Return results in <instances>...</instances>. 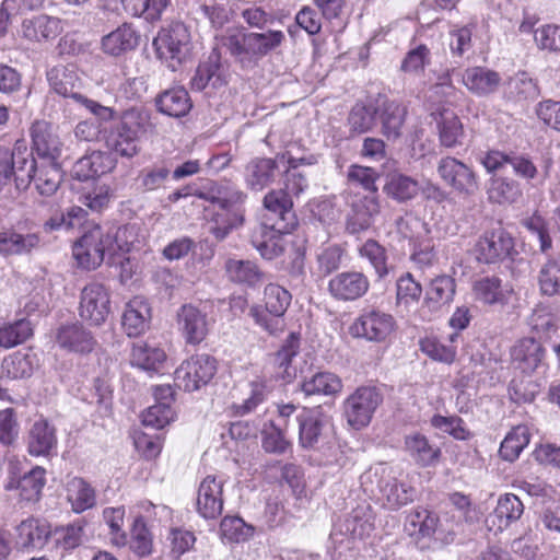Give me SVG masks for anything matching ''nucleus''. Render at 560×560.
I'll list each match as a JSON object with an SVG mask.
<instances>
[{
	"label": "nucleus",
	"instance_id": "obj_14",
	"mask_svg": "<svg viewBox=\"0 0 560 560\" xmlns=\"http://www.w3.org/2000/svg\"><path fill=\"white\" fill-rule=\"evenodd\" d=\"M80 316L91 325L103 324L110 312V299L107 289L97 282L85 285L81 292Z\"/></svg>",
	"mask_w": 560,
	"mask_h": 560
},
{
	"label": "nucleus",
	"instance_id": "obj_29",
	"mask_svg": "<svg viewBox=\"0 0 560 560\" xmlns=\"http://www.w3.org/2000/svg\"><path fill=\"white\" fill-rule=\"evenodd\" d=\"M150 318L149 303L143 298L136 296L126 305L122 314V327L129 337H137L147 330Z\"/></svg>",
	"mask_w": 560,
	"mask_h": 560
},
{
	"label": "nucleus",
	"instance_id": "obj_15",
	"mask_svg": "<svg viewBox=\"0 0 560 560\" xmlns=\"http://www.w3.org/2000/svg\"><path fill=\"white\" fill-rule=\"evenodd\" d=\"M32 149L42 162H57L61 155L62 142L52 124L36 120L30 128Z\"/></svg>",
	"mask_w": 560,
	"mask_h": 560
},
{
	"label": "nucleus",
	"instance_id": "obj_31",
	"mask_svg": "<svg viewBox=\"0 0 560 560\" xmlns=\"http://www.w3.org/2000/svg\"><path fill=\"white\" fill-rule=\"evenodd\" d=\"M405 450L410 458L421 467L435 466L441 457V450L430 443L427 436L420 433L409 434L405 438Z\"/></svg>",
	"mask_w": 560,
	"mask_h": 560
},
{
	"label": "nucleus",
	"instance_id": "obj_36",
	"mask_svg": "<svg viewBox=\"0 0 560 560\" xmlns=\"http://www.w3.org/2000/svg\"><path fill=\"white\" fill-rule=\"evenodd\" d=\"M378 108L383 135L388 139H398L405 122L407 109L395 101H383Z\"/></svg>",
	"mask_w": 560,
	"mask_h": 560
},
{
	"label": "nucleus",
	"instance_id": "obj_19",
	"mask_svg": "<svg viewBox=\"0 0 560 560\" xmlns=\"http://www.w3.org/2000/svg\"><path fill=\"white\" fill-rule=\"evenodd\" d=\"M511 359L516 369L532 374L546 368V349L533 337L518 340L511 349Z\"/></svg>",
	"mask_w": 560,
	"mask_h": 560
},
{
	"label": "nucleus",
	"instance_id": "obj_48",
	"mask_svg": "<svg viewBox=\"0 0 560 560\" xmlns=\"http://www.w3.org/2000/svg\"><path fill=\"white\" fill-rule=\"evenodd\" d=\"M166 360L163 349L148 343H135L131 352V363L148 372H159Z\"/></svg>",
	"mask_w": 560,
	"mask_h": 560
},
{
	"label": "nucleus",
	"instance_id": "obj_10",
	"mask_svg": "<svg viewBox=\"0 0 560 560\" xmlns=\"http://www.w3.org/2000/svg\"><path fill=\"white\" fill-rule=\"evenodd\" d=\"M436 170L441 179L458 195L468 197L478 190L479 185L475 172L456 158H442Z\"/></svg>",
	"mask_w": 560,
	"mask_h": 560
},
{
	"label": "nucleus",
	"instance_id": "obj_44",
	"mask_svg": "<svg viewBox=\"0 0 560 560\" xmlns=\"http://www.w3.org/2000/svg\"><path fill=\"white\" fill-rule=\"evenodd\" d=\"M419 189V183L415 178L401 173L388 174L383 187L386 196L398 202L413 199L418 195Z\"/></svg>",
	"mask_w": 560,
	"mask_h": 560
},
{
	"label": "nucleus",
	"instance_id": "obj_26",
	"mask_svg": "<svg viewBox=\"0 0 560 560\" xmlns=\"http://www.w3.org/2000/svg\"><path fill=\"white\" fill-rule=\"evenodd\" d=\"M222 210L217 212L208 223V232L217 241H223L232 230L240 228L244 222V210L241 206L233 207L231 201H221Z\"/></svg>",
	"mask_w": 560,
	"mask_h": 560
},
{
	"label": "nucleus",
	"instance_id": "obj_22",
	"mask_svg": "<svg viewBox=\"0 0 560 560\" xmlns=\"http://www.w3.org/2000/svg\"><path fill=\"white\" fill-rule=\"evenodd\" d=\"M436 122L439 140L442 147L454 149L462 147L466 139V132L459 117L450 108H441L432 113Z\"/></svg>",
	"mask_w": 560,
	"mask_h": 560
},
{
	"label": "nucleus",
	"instance_id": "obj_35",
	"mask_svg": "<svg viewBox=\"0 0 560 560\" xmlns=\"http://www.w3.org/2000/svg\"><path fill=\"white\" fill-rule=\"evenodd\" d=\"M300 350V335L291 332L284 340L281 348L275 354L276 375L282 381L289 383L295 375L296 370L292 366V360Z\"/></svg>",
	"mask_w": 560,
	"mask_h": 560
},
{
	"label": "nucleus",
	"instance_id": "obj_16",
	"mask_svg": "<svg viewBox=\"0 0 560 560\" xmlns=\"http://www.w3.org/2000/svg\"><path fill=\"white\" fill-rule=\"evenodd\" d=\"M370 288L369 278L360 271H343L334 276L328 282L330 295L342 302L362 298Z\"/></svg>",
	"mask_w": 560,
	"mask_h": 560
},
{
	"label": "nucleus",
	"instance_id": "obj_33",
	"mask_svg": "<svg viewBox=\"0 0 560 560\" xmlns=\"http://www.w3.org/2000/svg\"><path fill=\"white\" fill-rule=\"evenodd\" d=\"M138 45L139 35L128 23H124L102 38V48L110 56H119L135 49Z\"/></svg>",
	"mask_w": 560,
	"mask_h": 560
},
{
	"label": "nucleus",
	"instance_id": "obj_47",
	"mask_svg": "<svg viewBox=\"0 0 560 560\" xmlns=\"http://www.w3.org/2000/svg\"><path fill=\"white\" fill-rule=\"evenodd\" d=\"M264 207L273 214L275 222L290 223V228L295 225V217L292 212V198L288 196L285 190L272 189L264 197Z\"/></svg>",
	"mask_w": 560,
	"mask_h": 560
},
{
	"label": "nucleus",
	"instance_id": "obj_51",
	"mask_svg": "<svg viewBox=\"0 0 560 560\" xmlns=\"http://www.w3.org/2000/svg\"><path fill=\"white\" fill-rule=\"evenodd\" d=\"M529 443L527 427L517 425L502 441L499 453L502 459L514 462Z\"/></svg>",
	"mask_w": 560,
	"mask_h": 560
},
{
	"label": "nucleus",
	"instance_id": "obj_1",
	"mask_svg": "<svg viewBox=\"0 0 560 560\" xmlns=\"http://www.w3.org/2000/svg\"><path fill=\"white\" fill-rule=\"evenodd\" d=\"M283 39L284 34L281 31L266 33L229 31L221 37V44L242 68H252L269 51L277 48Z\"/></svg>",
	"mask_w": 560,
	"mask_h": 560
},
{
	"label": "nucleus",
	"instance_id": "obj_62",
	"mask_svg": "<svg viewBox=\"0 0 560 560\" xmlns=\"http://www.w3.org/2000/svg\"><path fill=\"white\" fill-rule=\"evenodd\" d=\"M170 2L171 0H126V8L132 15L154 22L161 19Z\"/></svg>",
	"mask_w": 560,
	"mask_h": 560
},
{
	"label": "nucleus",
	"instance_id": "obj_63",
	"mask_svg": "<svg viewBox=\"0 0 560 560\" xmlns=\"http://www.w3.org/2000/svg\"><path fill=\"white\" fill-rule=\"evenodd\" d=\"M195 13L198 19H205L214 30H221L226 25L231 15L224 4L214 1L199 3Z\"/></svg>",
	"mask_w": 560,
	"mask_h": 560
},
{
	"label": "nucleus",
	"instance_id": "obj_52",
	"mask_svg": "<svg viewBox=\"0 0 560 560\" xmlns=\"http://www.w3.org/2000/svg\"><path fill=\"white\" fill-rule=\"evenodd\" d=\"M378 108L373 104L357 103L348 116V125L353 133H364L370 131L376 121Z\"/></svg>",
	"mask_w": 560,
	"mask_h": 560
},
{
	"label": "nucleus",
	"instance_id": "obj_23",
	"mask_svg": "<svg viewBox=\"0 0 560 560\" xmlns=\"http://www.w3.org/2000/svg\"><path fill=\"white\" fill-rule=\"evenodd\" d=\"M299 421V442L303 448L315 447L322 436L323 430L328 422V418L323 413L319 407L307 409L298 416Z\"/></svg>",
	"mask_w": 560,
	"mask_h": 560
},
{
	"label": "nucleus",
	"instance_id": "obj_46",
	"mask_svg": "<svg viewBox=\"0 0 560 560\" xmlns=\"http://www.w3.org/2000/svg\"><path fill=\"white\" fill-rule=\"evenodd\" d=\"M117 126L139 143L152 127L150 113L140 107L129 108L121 114Z\"/></svg>",
	"mask_w": 560,
	"mask_h": 560
},
{
	"label": "nucleus",
	"instance_id": "obj_11",
	"mask_svg": "<svg viewBox=\"0 0 560 560\" xmlns=\"http://www.w3.org/2000/svg\"><path fill=\"white\" fill-rule=\"evenodd\" d=\"M62 31L59 18L40 13L23 18L18 32L25 42L43 46L52 43Z\"/></svg>",
	"mask_w": 560,
	"mask_h": 560
},
{
	"label": "nucleus",
	"instance_id": "obj_54",
	"mask_svg": "<svg viewBox=\"0 0 560 560\" xmlns=\"http://www.w3.org/2000/svg\"><path fill=\"white\" fill-rule=\"evenodd\" d=\"M395 225L399 236L408 240L412 245L430 234L428 224L412 213H406L398 218Z\"/></svg>",
	"mask_w": 560,
	"mask_h": 560
},
{
	"label": "nucleus",
	"instance_id": "obj_45",
	"mask_svg": "<svg viewBox=\"0 0 560 560\" xmlns=\"http://www.w3.org/2000/svg\"><path fill=\"white\" fill-rule=\"evenodd\" d=\"M300 388L305 396H334L341 392L342 382L334 373L318 372L311 377H305L301 383Z\"/></svg>",
	"mask_w": 560,
	"mask_h": 560
},
{
	"label": "nucleus",
	"instance_id": "obj_8",
	"mask_svg": "<svg viewBox=\"0 0 560 560\" xmlns=\"http://www.w3.org/2000/svg\"><path fill=\"white\" fill-rule=\"evenodd\" d=\"M217 372L213 357L201 353L184 361L175 371V384L186 392H195L206 386Z\"/></svg>",
	"mask_w": 560,
	"mask_h": 560
},
{
	"label": "nucleus",
	"instance_id": "obj_13",
	"mask_svg": "<svg viewBox=\"0 0 560 560\" xmlns=\"http://www.w3.org/2000/svg\"><path fill=\"white\" fill-rule=\"evenodd\" d=\"M292 230L287 222H264L253 230L250 242L262 258L271 260L283 253V235Z\"/></svg>",
	"mask_w": 560,
	"mask_h": 560
},
{
	"label": "nucleus",
	"instance_id": "obj_2",
	"mask_svg": "<svg viewBox=\"0 0 560 560\" xmlns=\"http://www.w3.org/2000/svg\"><path fill=\"white\" fill-rule=\"evenodd\" d=\"M47 80L55 93L74 100L100 120L108 121L114 118L115 112L112 107L103 106L80 93L82 81L74 65L60 63L52 67L47 72Z\"/></svg>",
	"mask_w": 560,
	"mask_h": 560
},
{
	"label": "nucleus",
	"instance_id": "obj_56",
	"mask_svg": "<svg viewBox=\"0 0 560 560\" xmlns=\"http://www.w3.org/2000/svg\"><path fill=\"white\" fill-rule=\"evenodd\" d=\"M506 94L510 98L520 102L535 100L539 91L536 82L527 73L521 72L509 79Z\"/></svg>",
	"mask_w": 560,
	"mask_h": 560
},
{
	"label": "nucleus",
	"instance_id": "obj_50",
	"mask_svg": "<svg viewBox=\"0 0 560 560\" xmlns=\"http://www.w3.org/2000/svg\"><path fill=\"white\" fill-rule=\"evenodd\" d=\"M33 335L28 320L19 319L0 325V348L10 349L25 342Z\"/></svg>",
	"mask_w": 560,
	"mask_h": 560
},
{
	"label": "nucleus",
	"instance_id": "obj_60",
	"mask_svg": "<svg viewBox=\"0 0 560 560\" xmlns=\"http://www.w3.org/2000/svg\"><path fill=\"white\" fill-rule=\"evenodd\" d=\"M524 513V505L522 501L512 493L502 495L494 510L495 516L500 521V527L509 526L521 518Z\"/></svg>",
	"mask_w": 560,
	"mask_h": 560
},
{
	"label": "nucleus",
	"instance_id": "obj_21",
	"mask_svg": "<svg viewBox=\"0 0 560 560\" xmlns=\"http://www.w3.org/2000/svg\"><path fill=\"white\" fill-rule=\"evenodd\" d=\"M380 213V202L376 195L355 196L350 202L346 229L355 234L368 230L375 215Z\"/></svg>",
	"mask_w": 560,
	"mask_h": 560
},
{
	"label": "nucleus",
	"instance_id": "obj_9",
	"mask_svg": "<svg viewBox=\"0 0 560 560\" xmlns=\"http://www.w3.org/2000/svg\"><path fill=\"white\" fill-rule=\"evenodd\" d=\"M396 322L390 314L380 310L363 312L350 326V334L368 341L383 342L395 330Z\"/></svg>",
	"mask_w": 560,
	"mask_h": 560
},
{
	"label": "nucleus",
	"instance_id": "obj_4",
	"mask_svg": "<svg viewBox=\"0 0 560 560\" xmlns=\"http://www.w3.org/2000/svg\"><path fill=\"white\" fill-rule=\"evenodd\" d=\"M361 479L363 485H375L385 504L392 510H397L413 500L415 489L398 481L393 468L384 464L371 467Z\"/></svg>",
	"mask_w": 560,
	"mask_h": 560
},
{
	"label": "nucleus",
	"instance_id": "obj_6",
	"mask_svg": "<svg viewBox=\"0 0 560 560\" xmlns=\"http://www.w3.org/2000/svg\"><path fill=\"white\" fill-rule=\"evenodd\" d=\"M32 172H34V158L28 152L24 140H18L13 150L0 148V186L14 177L18 188H26Z\"/></svg>",
	"mask_w": 560,
	"mask_h": 560
},
{
	"label": "nucleus",
	"instance_id": "obj_40",
	"mask_svg": "<svg viewBox=\"0 0 560 560\" xmlns=\"http://www.w3.org/2000/svg\"><path fill=\"white\" fill-rule=\"evenodd\" d=\"M112 168L113 161L108 154L93 151L75 162L73 174L80 180H88L101 176Z\"/></svg>",
	"mask_w": 560,
	"mask_h": 560
},
{
	"label": "nucleus",
	"instance_id": "obj_59",
	"mask_svg": "<svg viewBox=\"0 0 560 560\" xmlns=\"http://www.w3.org/2000/svg\"><path fill=\"white\" fill-rule=\"evenodd\" d=\"M32 373L33 364L30 357L21 352H15L3 359L0 377L18 380L28 377Z\"/></svg>",
	"mask_w": 560,
	"mask_h": 560
},
{
	"label": "nucleus",
	"instance_id": "obj_42",
	"mask_svg": "<svg viewBox=\"0 0 560 560\" xmlns=\"http://www.w3.org/2000/svg\"><path fill=\"white\" fill-rule=\"evenodd\" d=\"M474 299L485 305H504L508 302V291L497 277H483L472 284Z\"/></svg>",
	"mask_w": 560,
	"mask_h": 560
},
{
	"label": "nucleus",
	"instance_id": "obj_24",
	"mask_svg": "<svg viewBox=\"0 0 560 560\" xmlns=\"http://www.w3.org/2000/svg\"><path fill=\"white\" fill-rule=\"evenodd\" d=\"M56 343L68 352L89 353L94 349L95 339L81 324L74 323L58 328Z\"/></svg>",
	"mask_w": 560,
	"mask_h": 560
},
{
	"label": "nucleus",
	"instance_id": "obj_18",
	"mask_svg": "<svg viewBox=\"0 0 560 560\" xmlns=\"http://www.w3.org/2000/svg\"><path fill=\"white\" fill-rule=\"evenodd\" d=\"M177 325L186 343L195 346L206 339L210 323L205 312L192 304H185L177 312Z\"/></svg>",
	"mask_w": 560,
	"mask_h": 560
},
{
	"label": "nucleus",
	"instance_id": "obj_28",
	"mask_svg": "<svg viewBox=\"0 0 560 560\" xmlns=\"http://www.w3.org/2000/svg\"><path fill=\"white\" fill-rule=\"evenodd\" d=\"M224 271L229 281L248 288H256L265 280L264 271L252 260L229 258Z\"/></svg>",
	"mask_w": 560,
	"mask_h": 560
},
{
	"label": "nucleus",
	"instance_id": "obj_43",
	"mask_svg": "<svg viewBox=\"0 0 560 560\" xmlns=\"http://www.w3.org/2000/svg\"><path fill=\"white\" fill-rule=\"evenodd\" d=\"M537 282L542 295H560V255H547L540 265Z\"/></svg>",
	"mask_w": 560,
	"mask_h": 560
},
{
	"label": "nucleus",
	"instance_id": "obj_32",
	"mask_svg": "<svg viewBox=\"0 0 560 560\" xmlns=\"http://www.w3.org/2000/svg\"><path fill=\"white\" fill-rule=\"evenodd\" d=\"M456 292L455 280L451 276L442 275L432 279L425 291L423 304L433 312L450 305Z\"/></svg>",
	"mask_w": 560,
	"mask_h": 560
},
{
	"label": "nucleus",
	"instance_id": "obj_55",
	"mask_svg": "<svg viewBox=\"0 0 560 560\" xmlns=\"http://www.w3.org/2000/svg\"><path fill=\"white\" fill-rule=\"evenodd\" d=\"M109 151L122 158H133L140 151L139 143L116 125L105 138Z\"/></svg>",
	"mask_w": 560,
	"mask_h": 560
},
{
	"label": "nucleus",
	"instance_id": "obj_57",
	"mask_svg": "<svg viewBox=\"0 0 560 560\" xmlns=\"http://www.w3.org/2000/svg\"><path fill=\"white\" fill-rule=\"evenodd\" d=\"M284 429L272 421L264 425L261 446L267 453L283 454L290 448L291 443L285 436Z\"/></svg>",
	"mask_w": 560,
	"mask_h": 560
},
{
	"label": "nucleus",
	"instance_id": "obj_5",
	"mask_svg": "<svg viewBox=\"0 0 560 560\" xmlns=\"http://www.w3.org/2000/svg\"><path fill=\"white\" fill-rule=\"evenodd\" d=\"M113 255V237L100 225H94L84 232L73 246V257L78 265L84 269H95Z\"/></svg>",
	"mask_w": 560,
	"mask_h": 560
},
{
	"label": "nucleus",
	"instance_id": "obj_25",
	"mask_svg": "<svg viewBox=\"0 0 560 560\" xmlns=\"http://www.w3.org/2000/svg\"><path fill=\"white\" fill-rule=\"evenodd\" d=\"M501 75L487 67H470L462 74V82L477 96H488L498 91L501 84Z\"/></svg>",
	"mask_w": 560,
	"mask_h": 560
},
{
	"label": "nucleus",
	"instance_id": "obj_34",
	"mask_svg": "<svg viewBox=\"0 0 560 560\" xmlns=\"http://www.w3.org/2000/svg\"><path fill=\"white\" fill-rule=\"evenodd\" d=\"M40 236L37 233L21 234L13 230L0 231V254L24 255L38 248Z\"/></svg>",
	"mask_w": 560,
	"mask_h": 560
},
{
	"label": "nucleus",
	"instance_id": "obj_20",
	"mask_svg": "<svg viewBox=\"0 0 560 560\" xmlns=\"http://www.w3.org/2000/svg\"><path fill=\"white\" fill-rule=\"evenodd\" d=\"M224 481L215 476H207L199 486L197 495V511L207 520H214L223 510Z\"/></svg>",
	"mask_w": 560,
	"mask_h": 560
},
{
	"label": "nucleus",
	"instance_id": "obj_38",
	"mask_svg": "<svg viewBox=\"0 0 560 560\" xmlns=\"http://www.w3.org/2000/svg\"><path fill=\"white\" fill-rule=\"evenodd\" d=\"M67 500L75 513H82L96 504L94 488L81 477H73L66 486Z\"/></svg>",
	"mask_w": 560,
	"mask_h": 560
},
{
	"label": "nucleus",
	"instance_id": "obj_49",
	"mask_svg": "<svg viewBox=\"0 0 560 560\" xmlns=\"http://www.w3.org/2000/svg\"><path fill=\"white\" fill-rule=\"evenodd\" d=\"M18 541L22 548H38L46 542L49 530L45 522L28 518L23 521L16 528Z\"/></svg>",
	"mask_w": 560,
	"mask_h": 560
},
{
	"label": "nucleus",
	"instance_id": "obj_17",
	"mask_svg": "<svg viewBox=\"0 0 560 560\" xmlns=\"http://www.w3.org/2000/svg\"><path fill=\"white\" fill-rule=\"evenodd\" d=\"M228 82V67L221 62V55L213 50L196 69L190 80V88L194 91H202L208 86L218 90L225 86Z\"/></svg>",
	"mask_w": 560,
	"mask_h": 560
},
{
	"label": "nucleus",
	"instance_id": "obj_3",
	"mask_svg": "<svg viewBox=\"0 0 560 560\" xmlns=\"http://www.w3.org/2000/svg\"><path fill=\"white\" fill-rule=\"evenodd\" d=\"M153 47L159 59L173 71L177 70L192 55L194 44L189 27L180 21L170 23L159 31L153 39Z\"/></svg>",
	"mask_w": 560,
	"mask_h": 560
},
{
	"label": "nucleus",
	"instance_id": "obj_41",
	"mask_svg": "<svg viewBox=\"0 0 560 560\" xmlns=\"http://www.w3.org/2000/svg\"><path fill=\"white\" fill-rule=\"evenodd\" d=\"M159 110L171 117H183L191 108L188 92L183 88H174L164 91L156 97Z\"/></svg>",
	"mask_w": 560,
	"mask_h": 560
},
{
	"label": "nucleus",
	"instance_id": "obj_27",
	"mask_svg": "<svg viewBox=\"0 0 560 560\" xmlns=\"http://www.w3.org/2000/svg\"><path fill=\"white\" fill-rule=\"evenodd\" d=\"M279 173L277 161L270 158H256L249 161L244 171L248 188L261 191L276 179Z\"/></svg>",
	"mask_w": 560,
	"mask_h": 560
},
{
	"label": "nucleus",
	"instance_id": "obj_7",
	"mask_svg": "<svg viewBox=\"0 0 560 560\" xmlns=\"http://www.w3.org/2000/svg\"><path fill=\"white\" fill-rule=\"evenodd\" d=\"M382 401L383 395L376 387L361 386L357 388L343 404L348 424L354 429L366 427Z\"/></svg>",
	"mask_w": 560,
	"mask_h": 560
},
{
	"label": "nucleus",
	"instance_id": "obj_39",
	"mask_svg": "<svg viewBox=\"0 0 560 560\" xmlns=\"http://www.w3.org/2000/svg\"><path fill=\"white\" fill-rule=\"evenodd\" d=\"M45 486V469L36 466L23 477L10 479L4 486L5 490H20V497L25 501H38Z\"/></svg>",
	"mask_w": 560,
	"mask_h": 560
},
{
	"label": "nucleus",
	"instance_id": "obj_61",
	"mask_svg": "<svg viewBox=\"0 0 560 560\" xmlns=\"http://www.w3.org/2000/svg\"><path fill=\"white\" fill-rule=\"evenodd\" d=\"M361 258L368 259L380 278H384L388 273L387 254L375 240H368L359 247Z\"/></svg>",
	"mask_w": 560,
	"mask_h": 560
},
{
	"label": "nucleus",
	"instance_id": "obj_64",
	"mask_svg": "<svg viewBox=\"0 0 560 560\" xmlns=\"http://www.w3.org/2000/svg\"><path fill=\"white\" fill-rule=\"evenodd\" d=\"M420 350L430 359L451 364L456 358V348L447 346L433 336L424 337L420 340Z\"/></svg>",
	"mask_w": 560,
	"mask_h": 560
},
{
	"label": "nucleus",
	"instance_id": "obj_37",
	"mask_svg": "<svg viewBox=\"0 0 560 560\" xmlns=\"http://www.w3.org/2000/svg\"><path fill=\"white\" fill-rule=\"evenodd\" d=\"M30 183L34 182L35 187L40 195L50 196L58 189L61 183V172L58 162H40L34 160V172H32Z\"/></svg>",
	"mask_w": 560,
	"mask_h": 560
},
{
	"label": "nucleus",
	"instance_id": "obj_53",
	"mask_svg": "<svg viewBox=\"0 0 560 560\" xmlns=\"http://www.w3.org/2000/svg\"><path fill=\"white\" fill-rule=\"evenodd\" d=\"M522 196L520 184L514 179L494 177L488 188L489 200L497 203H512Z\"/></svg>",
	"mask_w": 560,
	"mask_h": 560
},
{
	"label": "nucleus",
	"instance_id": "obj_58",
	"mask_svg": "<svg viewBox=\"0 0 560 560\" xmlns=\"http://www.w3.org/2000/svg\"><path fill=\"white\" fill-rule=\"evenodd\" d=\"M265 308L276 316H283L291 304L292 295L283 287L269 283L264 290Z\"/></svg>",
	"mask_w": 560,
	"mask_h": 560
},
{
	"label": "nucleus",
	"instance_id": "obj_12",
	"mask_svg": "<svg viewBox=\"0 0 560 560\" xmlns=\"http://www.w3.org/2000/svg\"><path fill=\"white\" fill-rule=\"evenodd\" d=\"M514 247L512 236L502 228L486 231L477 241L474 254L479 262L495 264L510 256Z\"/></svg>",
	"mask_w": 560,
	"mask_h": 560
},
{
	"label": "nucleus",
	"instance_id": "obj_30",
	"mask_svg": "<svg viewBox=\"0 0 560 560\" xmlns=\"http://www.w3.org/2000/svg\"><path fill=\"white\" fill-rule=\"evenodd\" d=\"M56 446V429L44 419L35 421L27 435L28 453L33 456H49Z\"/></svg>",
	"mask_w": 560,
	"mask_h": 560
}]
</instances>
